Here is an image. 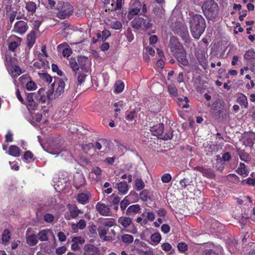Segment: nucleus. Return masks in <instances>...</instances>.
I'll return each mask as SVG.
<instances>
[{
    "label": "nucleus",
    "instance_id": "c85d7f7f",
    "mask_svg": "<svg viewBox=\"0 0 255 255\" xmlns=\"http://www.w3.org/2000/svg\"><path fill=\"white\" fill-rule=\"evenodd\" d=\"M140 209V206L138 204H135L130 206L127 210L126 213L130 215L133 213H137Z\"/></svg>",
    "mask_w": 255,
    "mask_h": 255
},
{
    "label": "nucleus",
    "instance_id": "c756f323",
    "mask_svg": "<svg viewBox=\"0 0 255 255\" xmlns=\"http://www.w3.org/2000/svg\"><path fill=\"white\" fill-rule=\"evenodd\" d=\"M26 242L29 245L34 246L38 243L37 237L34 234L28 236L26 237Z\"/></svg>",
    "mask_w": 255,
    "mask_h": 255
},
{
    "label": "nucleus",
    "instance_id": "0eeeda50",
    "mask_svg": "<svg viewBox=\"0 0 255 255\" xmlns=\"http://www.w3.org/2000/svg\"><path fill=\"white\" fill-rule=\"evenodd\" d=\"M96 209L98 212L102 216H111L112 214L109 206L105 204L98 202L96 205Z\"/></svg>",
    "mask_w": 255,
    "mask_h": 255
},
{
    "label": "nucleus",
    "instance_id": "bb28decb",
    "mask_svg": "<svg viewBox=\"0 0 255 255\" xmlns=\"http://www.w3.org/2000/svg\"><path fill=\"white\" fill-rule=\"evenodd\" d=\"M87 62V59L84 57H80L78 59V64L81 71L84 72H88V68L86 67V63Z\"/></svg>",
    "mask_w": 255,
    "mask_h": 255
},
{
    "label": "nucleus",
    "instance_id": "0e129e2a",
    "mask_svg": "<svg viewBox=\"0 0 255 255\" xmlns=\"http://www.w3.org/2000/svg\"><path fill=\"white\" fill-rule=\"evenodd\" d=\"M71 53H72V50L69 48H65L63 50V51H62L63 56L65 57H69V56H70Z\"/></svg>",
    "mask_w": 255,
    "mask_h": 255
},
{
    "label": "nucleus",
    "instance_id": "393cba45",
    "mask_svg": "<svg viewBox=\"0 0 255 255\" xmlns=\"http://www.w3.org/2000/svg\"><path fill=\"white\" fill-rule=\"evenodd\" d=\"M9 155L14 157H18L20 155V149L15 145H11L8 150Z\"/></svg>",
    "mask_w": 255,
    "mask_h": 255
},
{
    "label": "nucleus",
    "instance_id": "79ce46f5",
    "mask_svg": "<svg viewBox=\"0 0 255 255\" xmlns=\"http://www.w3.org/2000/svg\"><path fill=\"white\" fill-rule=\"evenodd\" d=\"M10 232L9 230L6 229L4 230L2 234V241L3 243H7L10 239Z\"/></svg>",
    "mask_w": 255,
    "mask_h": 255
},
{
    "label": "nucleus",
    "instance_id": "412c9836",
    "mask_svg": "<svg viewBox=\"0 0 255 255\" xmlns=\"http://www.w3.org/2000/svg\"><path fill=\"white\" fill-rule=\"evenodd\" d=\"M35 42V33L34 31H31L27 36V46L31 48Z\"/></svg>",
    "mask_w": 255,
    "mask_h": 255
},
{
    "label": "nucleus",
    "instance_id": "4c0bfd02",
    "mask_svg": "<svg viewBox=\"0 0 255 255\" xmlns=\"http://www.w3.org/2000/svg\"><path fill=\"white\" fill-rule=\"evenodd\" d=\"M39 76L41 79L45 82H46L48 84L51 83L52 81V77L47 73H39Z\"/></svg>",
    "mask_w": 255,
    "mask_h": 255
},
{
    "label": "nucleus",
    "instance_id": "cd10ccee",
    "mask_svg": "<svg viewBox=\"0 0 255 255\" xmlns=\"http://www.w3.org/2000/svg\"><path fill=\"white\" fill-rule=\"evenodd\" d=\"M88 72H84L83 71H80L79 72H76L75 75L77 77V81L79 85H81L85 81L86 73Z\"/></svg>",
    "mask_w": 255,
    "mask_h": 255
},
{
    "label": "nucleus",
    "instance_id": "a18cd8bd",
    "mask_svg": "<svg viewBox=\"0 0 255 255\" xmlns=\"http://www.w3.org/2000/svg\"><path fill=\"white\" fill-rule=\"evenodd\" d=\"M239 154L240 159L245 162H249L251 159V157L249 155L244 151H241L239 153Z\"/></svg>",
    "mask_w": 255,
    "mask_h": 255
},
{
    "label": "nucleus",
    "instance_id": "052dcab7",
    "mask_svg": "<svg viewBox=\"0 0 255 255\" xmlns=\"http://www.w3.org/2000/svg\"><path fill=\"white\" fill-rule=\"evenodd\" d=\"M66 251V248L65 246H62L58 248L56 250V253L58 255H62L64 254Z\"/></svg>",
    "mask_w": 255,
    "mask_h": 255
},
{
    "label": "nucleus",
    "instance_id": "37998d69",
    "mask_svg": "<svg viewBox=\"0 0 255 255\" xmlns=\"http://www.w3.org/2000/svg\"><path fill=\"white\" fill-rule=\"evenodd\" d=\"M135 188L137 190H142L144 187V183L141 179H136L135 181Z\"/></svg>",
    "mask_w": 255,
    "mask_h": 255
},
{
    "label": "nucleus",
    "instance_id": "4d7b16f0",
    "mask_svg": "<svg viewBox=\"0 0 255 255\" xmlns=\"http://www.w3.org/2000/svg\"><path fill=\"white\" fill-rule=\"evenodd\" d=\"M128 197L124 198L121 202L120 206L122 210L124 211L126 209L128 205L129 204L128 200L127 199Z\"/></svg>",
    "mask_w": 255,
    "mask_h": 255
},
{
    "label": "nucleus",
    "instance_id": "a211bd4d",
    "mask_svg": "<svg viewBox=\"0 0 255 255\" xmlns=\"http://www.w3.org/2000/svg\"><path fill=\"white\" fill-rule=\"evenodd\" d=\"M76 199L79 203L85 205L89 202V193H81L78 194Z\"/></svg>",
    "mask_w": 255,
    "mask_h": 255
},
{
    "label": "nucleus",
    "instance_id": "680f3d73",
    "mask_svg": "<svg viewBox=\"0 0 255 255\" xmlns=\"http://www.w3.org/2000/svg\"><path fill=\"white\" fill-rule=\"evenodd\" d=\"M33 154L30 151H26L23 155V158L26 160H28V159H33Z\"/></svg>",
    "mask_w": 255,
    "mask_h": 255
},
{
    "label": "nucleus",
    "instance_id": "72a5a7b5",
    "mask_svg": "<svg viewBox=\"0 0 255 255\" xmlns=\"http://www.w3.org/2000/svg\"><path fill=\"white\" fill-rule=\"evenodd\" d=\"M237 172L244 176L248 175V173L246 168V166L244 163H240L239 168L237 169Z\"/></svg>",
    "mask_w": 255,
    "mask_h": 255
},
{
    "label": "nucleus",
    "instance_id": "4be33fe9",
    "mask_svg": "<svg viewBox=\"0 0 255 255\" xmlns=\"http://www.w3.org/2000/svg\"><path fill=\"white\" fill-rule=\"evenodd\" d=\"M240 96L237 99V102L244 108H247L248 107V99L243 94L240 93Z\"/></svg>",
    "mask_w": 255,
    "mask_h": 255
},
{
    "label": "nucleus",
    "instance_id": "8fccbe9b",
    "mask_svg": "<svg viewBox=\"0 0 255 255\" xmlns=\"http://www.w3.org/2000/svg\"><path fill=\"white\" fill-rule=\"evenodd\" d=\"M54 216L52 214L49 213L46 214L43 217L44 220L47 223L52 222L54 220Z\"/></svg>",
    "mask_w": 255,
    "mask_h": 255
},
{
    "label": "nucleus",
    "instance_id": "aec40b11",
    "mask_svg": "<svg viewBox=\"0 0 255 255\" xmlns=\"http://www.w3.org/2000/svg\"><path fill=\"white\" fill-rule=\"evenodd\" d=\"M119 191L122 194H125L128 190V184L125 181H122L117 184Z\"/></svg>",
    "mask_w": 255,
    "mask_h": 255
},
{
    "label": "nucleus",
    "instance_id": "6e6d98bb",
    "mask_svg": "<svg viewBox=\"0 0 255 255\" xmlns=\"http://www.w3.org/2000/svg\"><path fill=\"white\" fill-rule=\"evenodd\" d=\"M67 181H68V178L66 177V178H64L62 181L58 180V182L57 184V186L59 187L60 186H61V188L60 189L62 190L63 188H64L67 184Z\"/></svg>",
    "mask_w": 255,
    "mask_h": 255
},
{
    "label": "nucleus",
    "instance_id": "e2e57ef3",
    "mask_svg": "<svg viewBox=\"0 0 255 255\" xmlns=\"http://www.w3.org/2000/svg\"><path fill=\"white\" fill-rule=\"evenodd\" d=\"M111 198L112 199L111 203L114 205H118L119 203L120 202V198L118 196L112 195Z\"/></svg>",
    "mask_w": 255,
    "mask_h": 255
},
{
    "label": "nucleus",
    "instance_id": "5fc2aeb1",
    "mask_svg": "<svg viewBox=\"0 0 255 255\" xmlns=\"http://www.w3.org/2000/svg\"><path fill=\"white\" fill-rule=\"evenodd\" d=\"M72 241L73 243H75L78 245L79 244L82 245L85 242V239L81 237H77L73 238L72 239Z\"/></svg>",
    "mask_w": 255,
    "mask_h": 255
},
{
    "label": "nucleus",
    "instance_id": "ddd939ff",
    "mask_svg": "<svg viewBox=\"0 0 255 255\" xmlns=\"http://www.w3.org/2000/svg\"><path fill=\"white\" fill-rule=\"evenodd\" d=\"M244 59L253 67L255 66V52L254 50H248L244 55Z\"/></svg>",
    "mask_w": 255,
    "mask_h": 255
},
{
    "label": "nucleus",
    "instance_id": "bf43d9fd",
    "mask_svg": "<svg viewBox=\"0 0 255 255\" xmlns=\"http://www.w3.org/2000/svg\"><path fill=\"white\" fill-rule=\"evenodd\" d=\"M178 249L179 251L183 252L187 250L188 247L184 243H180L177 246Z\"/></svg>",
    "mask_w": 255,
    "mask_h": 255
},
{
    "label": "nucleus",
    "instance_id": "4468645a",
    "mask_svg": "<svg viewBox=\"0 0 255 255\" xmlns=\"http://www.w3.org/2000/svg\"><path fill=\"white\" fill-rule=\"evenodd\" d=\"M152 12L155 15V19H163L165 17V10L162 7H154Z\"/></svg>",
    "mask_w": 255,
    "mask_h": 255
},
{
    "label": "nucleus",
    "instance_id": "f704fd0d",
    "mask_svg": "<svg viewBox=\"0 0 255 255\" xmlns=\"http://www.w3.org/2000/svg\"><path fill=\"white\" fill-rule=\"evenodd\" d=\"M124 84L121 81H118L115 84V92L116 93H121L124 89Z\"/></svg>",
    "mask_w": 255,
    "mask_h": 255
},
{
    "label": "nucleus",
    "instance_id": "39448f33",
    "mask_svg": "<svg viewBox=\"0 0 255 255\" xmlns=\"http://www.w3.org/2000/svg\"><path fill=\"white\" fill-rule=\"evenodd\" d=\"M68 212H66L64 214V217L67 220L75 219L79 214L83 213L82 210L79 209L75 205L69 204L68 205Z\"/></svg>",
    "mask_w": 255,
    "mask_h": 255
},
{
    "label": "nucleus",
    "instance_id": "864d4df0",
    "mask_svg": "<svg viewBox=\"0 0 255 255\" xmlns=\"http://www.w3.org/2000/svg\"><path fill=\"white\" fill-rule=\"evenodd\" d=\"M111 27L114 29H120L122 27V24L119 21H115L111 23Z\"/></svg>",
    "mask_w": 255,
    "mask_h": 255
},
{
    "label": "nucleus",
    "instance_id": "338daca9",
    "mask_svg": "<svg viewBox=\"0 0 255 255\" xmlns=\"http://www.w3.org/2000/svg\"><path fill=\"white\" fill-rule=\"evenodd\" d=\"M162 249L165 252H168L171 250L172 247L169 243H164L161 246Z\"/></svg>",
    "mask_w": 255,
    "mask_h": 255
},
{
    "label": "nucleus",
    "instance_id": "b1692460",
    "mask_svg": "<svg viewBox=\"0 0 255 255\" xmlns=\"http://www.w3.org/2000/svg\"><path fill=\"white\" fill-rule=\"evenodd\" d=\"M51 233L49 230L44 229L38 233V236L41 241H47L48 240V234Z\"/></svg>",
    "mask_w": 255,
    "mask_h": 255
},
{
    "label": "nucleus",
    "instance_id": "7ed1b4c3",
    "mask_svg": "<svg viewBox=\"0 0 255 255\" xmlns=\"http://www.w3.org/2000/svg\"><path fill=\"white\" fill-rule=\"evenodd\" d=\"M202 9L206 18L210 20L214 19L218 14L219 11L218 4L213 0L204 2Z\"/></svg>",
    "mask_w": 255,
    "mask_h": 255
},
{
    "label": "nucleus",
    "instance_id": "f8f14e48",
    "mask_svg": "<svg viewBox=\"0 0 255 255\" xmlns=\"http://www.w3.org/2000/svg\"><path fill=\"white\" fill-rule=\"evenodd\" d=\"M53 154H56L57 156L59 155L64 159H68L71 156V152L67 149H63L61 147L55 149V150L51 152Z\"/></svg>",
    "mask_w": 255,
    "mask_h": 255
},
{
    "label": "nucleus",
    "instance_id": "9b49d317",
    "mask_svg": "<svg viewBox=\"0 0 255 255\" xmlns=\"http://www.w3.org/2000/svg\"><path fill=\"white\" fill-rule=\"evenodd\" d=\"M27 106L28 108L35 110L37 108V103L35 100V93L27 94Z\"/></svg>",
    "mask_w": 255,
    "mask_h": 255
},
{
    "label": "nucleus",
    "instance_id": "49530a36",
    "mask_svg": "<svg viewBox=\"0 0 255 255\" xmlns=\"http://www.w3.org/2000/svg\"><path fill=\"white\" fill-rule=\"evenodd\" d=\"M150 192L148 190H144L139 194L140 198L142 201H147L149 197Z\"/></svg>",
    "mask_w": 255,
    "mask_h": 255
},
{
    "label": "nucleus",
    "instance_id": "20e7f679",
    "mask_svg": "<svg viewBox=\"0 0 255 255\" xmlns=\"http://www.w3.org/2000/svg\"><path fill=\"white\" fill-rule=\"evenodd\" d=\"M56 8L59 10L57 16L61 19L69 17L73 11V6L68 2H59Z\"/></svg>",
    "mask_w": 255,
    "mask_h": 255
},
{
    "label": "nucleus",
    "instance_id": "69168bd1",
    "mask_svg": "<svg viewBox=\"0 0 255 255\" xmlns=\"http://www.w3.org/2000/svg\"><path fill=\"white\" fill-rule=\"evenodd\" d=\"M111 35V33L108 30H104L102 31V41H105Z\"/></svg>",
    "mask_w": 255,
    "mask_h": 255
},
{
    "label": "nucleus",
    "instance_id": "423d86ee",
    "mask_svg": "<svg viewBox=\"0 0 255 255\" xmlns=\"http://www.w3.org/2000/svg\"><path fill=\"white\" fill-rule=\"evenodd\" d=\"M99 249L93 244H86L83 248L82 255H100Z\"/></svg>",
    "mask_w": 255,
    "mask_h": 255
},
{
    "label": "nucleus",
    "instance_id": "2f4dec72",
    "mask_svg": "<svg viewBox=\"0 0 255 255\" xmlns=\"http://www.w3.org/2000/svg\"><path fill=\"white\" fill-rule=\"evenodd\" d=\"M25 8L30 14H32L35 12L36 5L34 2L29 1L26 3Z\"/></svg>",
    "mask_w": 255,
    "mask_h": 255
},
{
    "label": "nucleus",
    "instance_id": "f257e3e1",
    "mask_svg": "<svg viewBox=\"0 0 255 255\" xmlns=\"http://www.w3.org/2000/svg\"><path fill=\"white\" fill-rule=\"evenodd\" d=\"M190 29L194 38L199 39L206 28L205 20L200 14H195L189 19Z\"/></svg>",
    "mask_w": 255,
    "mask_h": 255
},
{
    "label": "nucleus",
    "instance_id": "a878e982",
    "mask_svg": "<svg viewBox=\"0 0 255 255\" xmlns=\"http://www.w3.org/2000/svg\"><path fill=\"white\" fill-rule=\"evenodd\" d=\"M143 19H144L142 17H138L136 18L132 22V27L137 29L142 28Z\"/></svg>",
    "mask_w": 255,
    "mask_h": 255
},
{
    "label": "nucleus",
    "instance_id": "f3484780",
    "mask_svg": "<svg viewBox=\"0 0 255 255\" xmlns=\"http://www.w3.org/2000/svg\"><path fill=\"white\" fill-rule=\"evenodd\" d=\"M194 170H198L202 172L203 176L207 177L212 178L214 177V174L210 169L205 168L202 166L195 167Z\"/></svg>",
    "mask_w": 255,
    "mask_h": 255
},
{
    "label": "nucleus",
    "instance_id": "774afa93",
    "mask_svg": "<svg viewBox=\"0 0 255 255\" xmlns=\"http://www.w3.org/2000/svg\"><path fill=\"white\" fill-rule=\"evenodd\" d=\"M78 227L80 230L84 229L86 226L85 221L84 220H80L79 222L77 224Z\"/></svg>",
    "mask_w": 255,
    "mask_h": 255
},
{
    "label": "nucleus",
    "instance_id": "7c9ffc66",
    "mask_svg": "<svg viewBox=\"0 0 255 255\" xmlns=\"http://www.w3.org/2000/svg\"><path fill=\"white\" fill-rule=\"evenodd\" d=\"M161 239V237L160 234L158 233H155L152 234L150 237V239L152 242L150 243V244L152 245H156L160 242Z\"/></svg>",
    "mask_w": 255,
    "mask_h": 255
},
{
    "label": "nucleus",
    "instance_id": "a19ab883",
    "mask_svg": "<svg viewBox=\"0 0 255 255\" xmlns=\"http://www.w3.org/2000/svg\"><path fill=\"white\" fill-rule=\"evenodd\" d=\"M21 73V69L19 67L16 65L11 66V74L13 77H17Z\"/></svg>",
    "mask_w": 255,
    "mask_h": 255
},
{
    "label": "nucleus",
    "instance_id": "e433bc0d",
    "mask_svg": "<svg viewBox=\"0 0 255 255\" xmlns=\"http://www.w3.org/2000/svg\"><path fill=\"white\" fill-rule=\"evenodd\" d=\"M101 223L105 227H111L115 225V220L114 219H103L101 220Z\"/></svg>",
    "mask_w": 255,
    "mask_h": 255
},
{
    "label": "nucleus",
    "instance_id": "de8ad7c7",
    "mask_svg": "<svg viewBox=\"0 0 255 255\" xmlns=\"http://www.w3.org/2000/svg\"><path fill=\"white\" fill-rule=\"evenodd\" d=\"M106 143L107 140L106 139H100L99 141H97L94 144V147L98 150H100L102 148V145L106 146Z\"/></svg>",
    "mask_w": 255,
    "mask_h": 255
},
{
    "label": "nucleus",
    "instance_id": "2eb2a0df",
    "mask_svg": "<svg viewBox=\"0 0 255 255\" xmlns=\"http://www.w3.org/2000/svg\"><path fill=\"white\" fill-rule=\"evenodd\" d=\"M141 8V3L138 0L135 1L133 6L131 8L128 13V17L131 18V16L137 14L140 12Z\"/></svg>",
    "mask_w": 255,
    "mask_h": 255
},
{
    "label": "nucleus",
    "instance_id": "6e6552de",
    "mask_svg": "<svg viewBox=\"0 0 255 255\" xmlns=\"http://www.w3.org/2000/svg\"><path fill=\"white\" fill-rule=\"evenodd\" d=\"M28 28V26L26 22L20 20L14 24L13 30L14 32L22 35L26 32Z\"/></svg>",
    "mask_w": 255,
    "mask_h": 255
},
{
    "label": "nucleus",
    "instance_id": "1a4fd4ad",
    "mask_svg": "<svg viewBox=\"0 0 255 255\" xmlns=\"http://www.w3.org/2000/svg\"><path fill=\"white\" fill-rule=\"evenodd\" d=\"M45 90L44 88H41L35 93V100H36L37 105L38 104H45L48 102Z\"/></svg>",
    "mask_w": 255,
    "mask_h": 255
},
{
    "label": "nucleus",
    "instance_id": "c9c22d12",
    "mask_svg": "<svg viewBox=\"0 0 255 255\" xmlns=\"http://www.w3.org/2000/svg\"><path fill=\"white\" fill-rule=\"evenodd\" d=\"M55 84V82L51 84V88L50 89L48 90L47 91H46V95L47 96V99L48 101L49 100H52L53 99H55L57 98V96L55 95V93L53 94L54 92V86Z\"/></svg>",
    "mask_w": 255,
    "mask_h": 255
},
{
    "label": "nucleus",
    "instance_id": "c03bdc74",
    "mask_svg": "<svg viewBox=\"0 0 255 255\" xmlns=\"http://www.w3.org/2000/svg\"><path fill=\"white\" fill-rule=\"evenodd\" d=\"M94 147V144L93 143H89L84 144H82L81 145V148L83 151L88 153L90 151V150Z\"/></svg>",
    "mask_w": 255,
    "mask_h": 255
},
{
    "label": "nucleus",
    "instance_id": "9d476101",
    "mask_svg": "<svg viewBox=\"0 0 255 255\" xmlns=\"http://www.w3.org/2000/svg\"><path fill=\"white\" fill-rule=\"evenodd\" d=\"M9 49L14 51L20 44L21 39L16 36L13 35L9 38Z\"/></svg>",
    "mask_w": 255,
    "mask_h": 255
},
{
    "label": "nucleus",
    "instance_id": "603ef678",
    "mask_svg": "<svg viewBox=\"0 0 255 255\" xmlns=\"http://www.w3.org/2000/svg\"><path fill=\"white\" fill-rule=\"evenodd\" d=\"M172 179L171 176L168 173L164 174L161 176V181L162 182L167 183L169 182Z\"/></svg>",
    "mask_w": 255,
    "mask_h": 255
},
{
    "label": "nucleus",
    "instance_id": "ea45409f",
    "mask_svg": "<svg viewBox=\"0 0 255 255\" xmlns=\"http://www.w3.org/2000/svg\"><path fill=\"white\" fill-rule=\"evenodd\" d=\"M108 230L104 228L103 227L101 226L98 228V232L101 239H103L104 240H106L107 237L106 236L107 234Z\"/></svg>",
    "mask_w": 255,
    "mask_h": 255
},
{
    "label": "nucleus",
    "instance_id": "13d9d810",
    "mask_svg": "<svg viewBox=\"0 0 255 255\" xmlns=\"http://www.w3.org/2000/svg\"><path fill=\"white\" fill-rule=\"evenodd\" d=\"M179 184L181 187L185 188L187 185H190V181L188 178H184L180 181Z\"/></svg>",
    "mask_w": 255,
    "mask_h": 255
},
{
    "label": "nucleus",
    "instance_id": "58836bf2",
    "mask_svg": "<svg viewBox=\"0 0 255 255\" xmlns=\"http://www.w3.org/2000/svg\"><path fill=\"white\" fill-rule=\"evenodd\" d=\"M121 239L124 243L128 245L133 242V237L130 235L125 234L122 236Z\"/></svg>",
    "mask_w": 255,
    "mask_h": 255
},
{
    "label": "nucleus",
    "instance_id": "09e8293b",
    "mask_svg": "<svg viewBox=\"0 0 255 255\" xmlns=\"http://www.w3.org/2000/svg\"><path fill=\"white\" fill-rule=\"evenodd\" d=\"M69 64L71 68L75 73L79 69V65L75 59H71L70 61Z\"/></svg>",
    "mask_w": 255,
    "mask_h": 255
},
{
    "label": "nucleus",
    "instance_id": "5701e85b",
    "mask_svg": "<svg viewBox=\"0 0 255 255\" xmlns=\"http://www.w3.org/2000/svg\"><path fill=\"white\" fill-rule=\"evenodd\" d=\"M118 223L124 228L128 227L131 223V220L127 217H121L118 219Z\"/></svg>",
    "mask_w": 255,
    "mask_h": 255
},
{
    "label": "nucleus",
    "instance_id": "dca6fc26",
    "mask_svg": "<svg viewBox=\"0 0 255 255\" xmlns=\"http://www.w3.org/2000/svg\"><path fill=\"white\" fill-rule=\"evenodd\" d=\"M164 130V125L163 124H158L150 128V131L152 134L156 136L161 135Z\"/></svg>",
    "mask_w": 255,
    "mask_h": 255
},
{
    "label": "nucleus",
    "instance_id": "473e14b6",
    "mask_svg": "<svg viewBox=\"0 0 255 255\" xmlns=\"http://www.w3.org/2000/svg\"><path fill=\"white\" fill-rule=\"evenodd\" d=\"M168 91L171 96L175 97L177 96V89L174 84H169L168 86Z\"/></svg>",
    "mask_w": 255,
    "mask_h": 255
},
{
    "label": "nucleus",
    "instance_id": "3c124183",
    "mask_svg": "<svg viewBox=\"0 0 255 255\" xmlns=\"http://www.w3.org/2000/svg\"><path fill=\"white\" fill-rule=\"evenodd\" d=\"M26 89L28 90H31V91L34 90L37 88L36 85L32 81H29L28 82H27V83L26 84Z\"/></svg>",
    "mask_w": 255,
    "mask_h": 255
},
{
    "label": "nucleus",
    "instance_id": "6ab92c4d",
    "mask_svg": "<svg viewBox=\"0 0 255 255\" xmlns=\"http://www.w3.org/2000/svg\"><path fill=\"white\" fill-rule=\"evenodd\" d=\"M65 85L64 81L62 79H60L58 82V87L55 92V96L58 97L64 92Z\"/></svg>",
    "mask_w": 255,
    "mask_h": 255
},
{
    "label": "nucleus",
    "instance_id": "f03ea898",
    "mask_svg": "<svg viewBox=\"0 0 255 255\" xmlns=\"http://www.w3.org/2000/svg\"><path fill=\"white\" fill-rule=\"evenodd\" d=\"M169 47L171 51L179 62L183 65H187L188 60L186 59V53L183 47L175 37L172 36L170 37Z\"/></svg>",
    "mask_w": 255,
    "mask_h": 255
}]
</instances>
